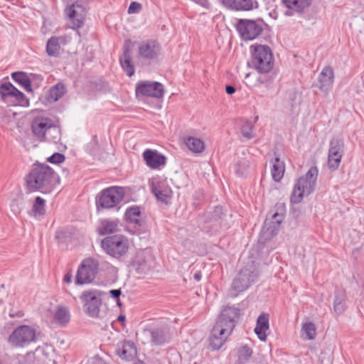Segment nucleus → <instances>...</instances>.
Instances as JSON below:
<instances>
[{
    "instance_id": "c03bdc74",
    "label": "nucleus",
    "mask_w": 364,
    "mask_h": 364,
    "mask_svg": "<svg viewBox=\"0 0 364 364\" xmlns=\"http://www.w3.org/2000/svg\"><path fill=\"white\" fill-rule=\"evenodd\" d=\"M226 217V214L224 213V210L221 206H216L211 213V219L214 221L220 220V225L223 227H228V224L224 222V218Z\"/></svg>"
},
{
    "instance_id": "20e7f679",
    "label": "nucleus",
    "mask_w": 364,
    "mask_h": 364,
    "mask_svg": "<svg viewBox=\"0 0 364 364\" xmlns=\"http://www.w3.org/2000/svg\"><path fill=\"white\" fill-rule=\"evenodd\" d=\"M251 66L261 74L269 73L274 66L271 48L266 45L256 44L250 46Z\"/></svg>"
},
{
    "instance_id": "4d7b16f0",
    "label": "nucleus",
    "mask_w": 364,
    "mask_h": 364,
    "mask_svg": "<svg viewBox=\"0 0 364 364\" xmlns=\"http://www.w3.org/2000/svg\"><path fill=\"white\" fill-rule=\"evenodd\" d=\"M125 320H126V316L122 314H120L117 318V321H119L120 322H124V321H125Z\"/></svg>"
},
{
    "instance_id": "8fccbe9b",
    "label": "nucleus",
    "mask_w": 364,
    "mask_h": 364,
    "mask_svg": "<svg viewBox=\"0 0 364 364\" xmlns=\"http://www.w3.org/2000/svg\"><path fill=\"white\" fill-rule=\"evenodd\" d=\"M109 295L113 298L117 299V303L119 306L121 305L119 301V296L122 294V291L120 289H112L109 291Z\"/></svg>"
},
{
    "instance_id": "412c9836",
    "label": "nucleus",
    "mask_w": 364,
    "mask_h": 364,
    "mask_svg": "<svg viewBox=\"0 0 364 364\" xmlns=\"http://www.w3.org/2000/svg\"><path fill=\"white\" fill-rule=\"evenodd\" d=\"M314 0H281L287 10L284 15L291 16L295 13L301 14L304 9L309 7Z\"/></svg>"
},
{
    "instance_id": "a211bd4d",
    "label": "nucleus",
    "mask_w": 364,
    "mask_h": 364,
    "mask_svg": "<svg viewBox=\"0 0 364 364\" xmlns=\"http://www.w3.org/2000/svg\"><path fill=\"white\" fill-rule=\"evenodd\" d=\"M131 44V40L127 39L124 41V46L122 48L123 53L119 57V59L122 70L129 77H132L135 72L134 66L132 60L130 48Z\"/></svg>"
},
{
    "instance_id": "dca6fc26",
    "label": "nucleus",
    "mask_w": 364,
    "mask_h": 364,
    "mask_svg": "<svg viewBox=\"0 0 364 364\" xmlns=\"http://www.w3.org/2000/svg\"><path fill=\"white\" fill-rule=\"evenodd\" d=\"M135 92L136 95L161 98L164 95V88L161 82L144 80L136 83Z\"/></svg>"
},
{
    "instance_id": "9d476101",
    "label": "nucleus",
    "mask_w": 364,
    "mask_h": 364,
    "mask_svg": "<svg viewBox=\"0 0 364 364\" xmlns=\"http://www.w3.org/2000/svg\"><path fill=\"white\" fill-rule=\"evenodd\" d=\"M35 341L36 331L27 325L17 327L7 338L8 343L14 348H23Z\"/></svg>"
},
{
    "instance_id": "c85d7f7f",
    "label": "nucleus",
    "mask_w": 364,
    "mask_h": 364,
    "mask_svg": "<svg viewBox=\"0 0 364 364\" xmlns=\"http://www.w3.org/2000/svg\"><path fill=\"white\" fill-rule=\"evenodd\" d=\"M151 188V192L156 196L158 200L166 203L167 199L171 197L172 191L171 188L165 185L164 183H153Z\"/></svg>"
},
{
    "instance_id": "49530a36",
    "label": "nucleus",
    "mask_w": 364,
    "mask_h": 364,
    "mask_svg": "<svg viewBox=\"0 0 364 364\" xmlns=\"http://www.w3.org/2000/svg\"><path fill=\"white\" fill-rule=\"evenodd\" d=\"M248 167L249 164L247 161H238L235 164L234 170L237 176H243L245 174L247 170L248 169Z\"/></svg>"
},
{
    "instance_id": "bf43d9fd",
    "label": "nucleus",
    "mask_w": 364,
    "mask_h": 364,
    "mask_svg": "<svg viewBox=\"0 0 364 364\" xmlns=\"http://www.w3.org/2000/svg\"><path fill=\"white\" fill-rule=\"evenodd\" d=\"M16 316L18 317H21L23 316V314L21 311H19L16 314Z\"/></svg>"
},
{
    "instance_id": "6e6d98bb",
    "label": "nucleus",
    "mask_w": 364,
    "mask_h": 364,
    "mask_svg": "<svg viewBox=\"0 0 364 364\" xmlns=\"http://www.w3.org/2000/svg\"><path fill=\"white\" fill-rule=\"evenodd\" d=\"M193 278L196 282H200L202 278V274L200 272H197L194 274Z\"/></svg>"
},
{
    "instance_id": "f03ea898",
    "label": "nucleus",
    "mask_w": 364,
    "mask_h": 364,
    "mask_svg": "<svg viewBox=\"0 0 364 364\" xmlns=\"http://www.w3.org/2000/svg\"><path fill=\"white\" fill-rule=\"evenodd\" d=\"M59 183L58 175L49 166L43 164H34L26 176V186L28 192L50 193Z\"/></svg>"
},
{
    "instance_id": "6e6552de",
    "label": "nucleus",
    "mask_w": 364,
    "mask_h": 364,
    "mask_svg": "<svg viewBox=\"0 0 364 364\" xmlns=\"http://www.w3.org/2000/svg\"><path fill=\"white\" fill-rule=\"evenodd\" d=\"M264 24V22L261 18L257 20L240 18L238 19L235 28L241 39L245 41H253L262 34Z\"/></svg>"
},
{
    "instance_id": "1a4fd4ad",
    "label": "nucleus",
    "mask_w": 364,
    "mask_h": 364,
    "mask_svg": "<svg viewBox=\"0 0 364 364\" xmlns=\"http://www.w3.org/2000/svg\"><path fill=\"white\" fill-rule=\"evenodd\" d=\"M124 220L127 223L126 230L130 233L139 235L146 231V223L142 219L139 206L127 208L124 213Z\"/></svg>"
},
{
    "instance_id": "5fc2aeb1",
    "label": "nucleus",
    "mask_w": 364,
    "mask_h": 364,
    "mask_svg": "<svg viewBox=\"0 0 364 364\" xmlns=\"http://www.w3.org/2000/svg\"><path fill=\"white\" fill-rule=\"evenodd\" d=\"M361 249L362 247H359L353 250V255L355 259H358V258L359 257Z\"/></svg>"
},
{
    "instance_id": "de8ad7c7",
    "label": "nucleus",
    "mask_w": 364,
    "mask_h": 364,
    "mask_svg": "<svg viewBox=\"0 0 364 364\" xmlns=\"http://www.w3.org/2000/svg\"><path fill=\"white\" fill-rule=\"evenodd\" d=\"M65 159L64 154L58 152L53 154L50 156L47 159V161L51 164H60Z\"/></svg>"
},
{
    "instance_id": "a18cd8bd",
    "label": "nucleus",
    "mask_w": 364,
    "mask_h": 364,
    "mask_svg": "<svg viewBox=\"0 0 364 364\" xmlns=\"http://www.w3.org/2000/svg\"><path fill=\"white\" fill-rule=\"evenodd\" d=\"M71 235V232H70L68 229H60L56 232L55 238L60 242H67L70 240Z\"/></svg>"
},
{
    "instance_id": "aec40b11",
    "label": "nucleus",
    "mask_w": 364,
    "mask_h": 364,
    "mask_svg": "<svg viewBox=\"0 0 364 364\" xmlns=\"http://www.w3.org/2000/svg\"><path fill=\"white\" fill-rule=\"evenodd\" d=\"M51 119L49 118H35L31 123V131L40 142L46 141V133Z\"/></svg>"
},
{
    "instance_id": "f257e3e1",
    "label": "nucleus",
    "mask_w": 364,
    "mask_h": 364,
    "mask_svg": "<svg viewBox=\"0 0 364 364\" xmlns=\"http://www.w3.org/2000/svg\"><path fill=\"white\" fill-rule=\"evenodd\" d=\"M241 316L240 308L227 306L220 312L209 336V345L219 350L231 335Z\"/></svg>"
},
{
    "instance_id": "ddd939ff",
    "label": "nucleus",
    "mask_w": 364,
    "mask_h": 364,
    "mask_svg": "<svg viewBox=\"0 0 364 364\" xmlns=\"http://www.w3.org/2000/svg\"><path fill=\"white\" fill-rule=\"evenodd\" d=\"M101 292L97 290L84 291L80 299L84 304L85 312L91 317H97L102 304Z\"/></svg>"
},
{
    "instance_id": "4be33fe9",
    "label": "nucleus",
    "mask_w": 364,
    "mask_h": 364,
    "mask_svg": "<svg viewBox=\"0 0 364 364\" xmlns=\"http://www.w3.org/2000/svg\"><path fill=\"white\" fill-rule=\"evenodd\" d=\"M116 354L126 360H133L137 354L136 347L133 341H123L117 344Z\"/></svg>"
},
{
    "instance_id": "3c124183",
    "label": "nucleus",
    "mask_w": 364,
    "mask_h": 364,
    "mask_svg": "<svg viewBox=\"0 0 364 364\" xmlns=\"http://www.w3.org/2000/svg\"><path fill=\"white\" fill-rule=\"evenodd\" d=\"M332 361H333L332 353H329L328 354L327 358H325L324 360H321L320 361V363H321V364H332Z\"/></svg>"
},
{
    "instance_id": "09e8293b",
    "label": "nucleus",
    "mask_w": 364,
    "mask_h": 364,
    "mask_svg": "<svg viewBox=\"0 0 364 364\" xmlns=\"http://www.w3.org/2000/svg\"><path fill=\"white\" fill-rule=\"evenodd\" d=\"M141 10V4L136 1H132L129 8L128 14H138Z\"/></svg>"
},
{
    "instance_id": "e433bc0d",
    "label": "nucleus",
    "mask_w": 364,
    "mask_h": 364,
    "mask_svg": "<svg viewBox=\"0 0 364 364\" xmlns=\"http://www.w3.org/2000/svg\"><path fill=\"white\" fill-rule=\"evenodd\" d=\"M66 92V88L64 84L59 82L53 86L48 91V99L54 102L58 101Z\"/></svg>"
},
{
    "instance_id": "2f4dec72",
    "label": "nucleus",
    "mask_w": 364,
    "mask_h": 364,
    "mask_svg": "<svg viewBox=\"0 0 364 364\" xmlns=\"http://www.w3.org/2000/svg\"><path fill=\"white\" fill-rule=\"evenodd\" d=\"M151 336V343L154 346H161L168 341L165 331L160 328H153L149 330Z\"/></svg>"
},
{
    "instance_id": "ea45409f",
    "label": "nucleus",
    "mask_w": 364,
    "mask_h": 364,
    "mask_svg": "<svg viewBox=\"0 0 364 364\" xmlns=\"http://www.w3.org/2000/svg\"><path fill=\"white\" fill-rule=\"evenodd\" d=\"M275 76L274 75H264L259 76L256 80V86L259 88L270 90L273 87Z\"/></svg>"
},
{
    "instance_id": "79ce46f5",
    "label": "nucleus",
    "mask_w": 364,
    "mask_h": 364,
    "mask_svg": "<svg viewBox=\"0 0 364 364\" xmlns=\"http://www.w3.org/2000/svg\"><path fill=\"white\" fill-rule=\"evenodd\" d=\"M46 200L40 196L35 198L32 210L34 215H43L46 214Z\"/></svg>"
},
{
    "instance_id": "9b49d317",
    "label": "nucleus",
    "mask_w": 364,
    "mask_h": 364,
    "mask_svg": "<svg viewBox=\"0 0 364 364\" xmlns=\"http://www.w3.org/2000/svg\"><path fill=\"white\" fill-rule=\"evenodd\" d=\"M161 50V44L156 40L146 39L138 43L136 58L150 63L158 59Z\"/></svg>"
},
{
    "instance_id": "f704fd0d",
    "label": "nucleus",
    "mask_w": 364,
    "mask_h": 364,
    "mask_svg": "<svg viewBox=\"0 0 364 364\" xmlns=\"http://www.w3.org/2000/svg\"><path fill=\"white\" fill-rule=\"evenodd\" d=\"M61 139V129L60 127L55 125L51 120L49 129L47 130L46 141L57 144Z\"/></svg>"
},
{
    "instance_id": "4c0bfd02",
    "label": "nucleus",
    "mask_w": 364,
    "mask_h": 364,
    "mask_svg": "<svg viewBox=\"0 0 364 364\" xmlns=\"http://www.w3.org/2000/svg\"><path fill=\"white\" fill-rule=\"evenodd\" d=\"M186 144L194 153H201L205 149L204 142L201 139L193 136L188 137Z\"/></svg>"
},
{
    "instance_id": "c756f323",
    "label": "nucleus",
    "mask_w": 364,
    "mask_h": 364,
    "mask_svg": "<svg viewBox=\"0 0 364 364\" xmlns=\"http://www.w3.org/2000/svg\"><path fill=\"white\" fill-rule=\"evenodd\" d=\"M270 163L272 164L271 175L272 179L275 182L279 183L283 178L285 171L284 162L279 156H276L274 159H271Z\"/></svg>"
},
{
    "instance_id": "e2e57ef3",
    "label": "nucleus",
    "mask_w": 364,
    "mask_h": 364,
    "mask_svg": "<svg viewBox=\"0 0 364 364\" xmlns=\"http://www.w3.org/2000/svg\"><path fill=\"white\" fill-rule=\"evenodd\" d=\"M36 146H37L36 144H33L32 146L36 147Z\"/></svg>"
},
{
    "instance_id": "bb28decb",
    "label": "nucleus",
    "mask_w": 364,
    "mask_h": 364,
    "mask_svg": "<svg viewBox=\"0 0 364 364\" xmlns=\"http://www.w3.org/2000/svg\"><path fill=\"white\" fill-rule=\"evenodd\" d=\"M269 328V315L267 313H262L257 319L256 326L254 329L258 338L262 341L267 340L266 331Z\"/></svg>"
},
{
    "instance_id": "7c9ffc66",
    "label": "nucleus",
    "mask_w": 364,
    "mask_h": 364,
    "mask_svg": "<svg viewBox=\"0 0 364 364\" xmlns=\"http://www.w3.org/2000/svg\"><path fill=\"white\" fill-rule=\"evenodd\" d=\"M333 306V311L337 315H340L346 311L347 308L346 295L343 291H335Z\"/></svg>"
},
{
    "instance_id": "13d9d810",
    "label": "nucleus",
    "mask_w": 364,
    "mask_h": 364,
    "mask_svg": "<svg viewBox=\"0 0 364 364\" xmlns=\"http://www.w3.org/2000/svg\"><path fill=\"white\" fill-rule=\"evenodd\" d=\"M258 119H259V117H258V116H256V117H255V120H254V122H252V123H254V124H255V123H256V122H257Z\"/></svg>"
},
{
    "instance_id": "58836bf2",
    "label": "nucleus",
    "mask_w": 364,
    "mask_h": 364,
    "mask_svg": "<svg viewBox=\"0 0 364 364\" xmlns=\"http://www.w3.org/2000/svg\"><path fill=\"white\" fill-rule=\"evenodd\" d=\"M253 353L252 349L247 345H244L237 350V360L236 364H245L252 357Z\"/></svg>"
},
{
    "instance_id": "72a5a7b5",
    "label": "nucleus",
    "mask_w": 364,
    "mask_h": 364,
    "mask_svg": "<svg viewBox=\"0 0 364 364\" xmlns=\"http://www.w3.org/2000/svg\"><path fill=\"white\" fill-rule=\"evenodd\" d=\"M12 79L21 85L26 92H32V81L28 75L24 72H14L11 74Z\"/></svg>"
},
{
    "instance_id": "39448f33",
    "label": "nucleus",
    "mask_w": 364,
    "mask_h": 364,
    "mask_svg": "<svg viewBox=\"0 0 364 364\" xmlns=\"http://www.w3.org/2000/svg\"><path fill=\"white\" fill-rule=\"evenodd\" d=\"M125 195L124 188L111 186L101 191L96 196L97 209H110L117 207Z\"/></svg>"
},
{
    "instance_id": "7ed1b4c3",
    "label": "nucleus",
    "mask_w": 364,
    "mask_h": 364,
    "mask_svg": "<svg viewBox=\"0 0 364 364\" xmlns=\"http://www.w3.org/2000/svg\"><path fill=\"white\" fill-rule=\"evenodd\" d=\"M318 173L317 167L312 166L305 175L296 180L290 196L291 204L300 203L304 196H308L314 191Z\"/></svg>"
},
{
    "instance_id": "4468645a",
    "label": "nucleus",
    "mask_w": 364,
    "mask_h": 364,
    "mask_svg": "<svg viewBox=\"0 0 364 364\" xmlns=\"http://www.w3.org/2000/svg\"><path fill=\"white\" fill-rule=\"evenodd\" d=\"M343 149L344 141L342 138L336 136L331 140L328 154V167L331 171H334L338 168Z\"/></svg>"
},
{
    "instance_id": "5701e85b",
    "label": "nucleus",
    "mask_w": 364,
    "mask_h": 364,
    "mask_svg": "<svg viewBox=\"0 0 364 364\" xmlns=\"http://www.w3.org/2000/svg\"><path fill=\"white\" fill-rule=\"evenodd\" d=\"M334 82V70L331 66H326L320 73V91L323 92L326 97L333 88Z\"/></svg>"
},
{
    "instance_id": "423d86ee",
    "label": "nucleus",
    "mask_w": 364,
    "mask_h": 364,
    "mask_svg": "<svg viewBox=\"0 0 364 364\" xmlns=\"http://www.w3.org/2000/svg\"><path fill=\"white\" fill-rule=\"evenodd\" d=\"M102 250L112 257L119 259L129 250V241L123 235L107 236L101 241Z\"/></svg>"
},
{
    "instance_id": "680f3d73",
    "label": "nucleus",
    "mask_w": 364,
    "mask_h": 364,
    "mask_svg": "<svg viewBox=\"0 0 364 364\" xmlns=\"http://www.w3.org/2000/svg\"><path fill=\"white\" fill-rule=\"evenodd\" d=\"M9 316H10L11 317L14 318L16 315H15V314H12V313H10V314H9Z\"/></svg>"
},
{
    "instance_id": "37998d69",
    "label": "nucleus",
    "mask_w": 364,
    "mask_h": 364,
    "mask_svg": "<svg viewBox=\"0 0 364 364\" xmlns=\"http://www.w3.org/2000/svg\"><path fill=\"white\" fill-rule=\"evenodd\" d=\"M275 208H277V211L272 215V223L279 225L282 222L284 217L285 205L283 203H279L276 205Z\"/></svg>"
},
{
    "instance_id": "a878e982",
    "label": "nucleus",
    "mask_w": 364,
    "mask_h": 364,
    "mask_svg": "<svg viewBox=\"0 0 364 364\" xmlns=\"http://www.w3.org/2000/svg\"><path fill=\"white\" fill-rule=\"evenodd\" d=\"M120 220L119 219H102L100 220V225L97 232L100 235H107L117 232L119 230Z\"/></svg>"
},
{
    "instance_id": "c9c22d12",
    "label": "nucleus",
    "mask_w": 364,
    "mask_h": 364,
    "mask_svg": "<svg viewBox=\"0 0 364 364\" xmlns=\"http://www.w3.org/2000/svg\"><path fill=\"white\" fill-rule=\"evenodd\" d=\"M301 337L304 340H313L316 335V328L314 323L306 322L303 323L301 329Z\"/></svg>"
},
{
    "instance_id": "864d4df0",
    "label": "nucleus",
    "mask_w": 364,
    "mask_h": 364,
    "mask_svg": "<svg viewBox=\"0 0 364 364\" xmlns=\"http://www.w3.org/2000/svg\"><path fill=\"white\" fill-rule=\"evenodd\" d=\"M73 274L71 271L68 272L63 278V281L66 283H70L72 281Z\"/></svg>"
},
{
    "instance_id": "cd10ccee",
    "label": "nucleus",
    "mask_w": 364,
    "mask_h": 364,
    "mask_svg": "<svg viewBox=\"0 0 364 364\" xmlns=\"http://www.w3.org/2000/svg\"><path fill=\"white\" fill-rule=\"evenodd\" d=\"M65 36H51L47 41L46 51L48 56L58 57L60 55V45L65 44Z\"/></svg>"
},
{
    "instance_id": "f3484780",
    "label": "nucleus",
    "mask_w": 364,
    "mask_h": 364,
    "mask_svg": "<svg viewBox=\"0 0 364 364\" xmlns=\"http://www.w3.org/2000/svg\"><path fill=\"white\" fill-rule=\"evenodd\" d=\"M153 263L152 255L148 251L141 250L136 253L132 265L138 273L146 274L152 268Z\"/></svg>"
},
{
    "instance_id": "b1692460",
    "label": "nucleus",
    "mask_w": 364,
    "mask_h": 364,
    "mask_svg": "<svg viewBox=\"0 0 364 364\" xmlns=\"http://www.w3.org/2000/svg\"><path fill=\"white\" fill-rule=\"evenodd\" d=\"M0 96L4 101L9 98L14 97L18 102H21L25 97L24 94L18 90L10 82H0Z\"/></svg>"
},
{
    "instance_id": "473e14b6",
    "label": "nucleus",
    "mask_w": 364,
    "mask_h": 364,
    "mask_svg": "<svg viewBox=\"0 0 364 364\" xmlns=\"http://www.w3.org/2000/svg\"><path fill=\"white\" fill-rule=\"evenodd\" d=\"M55 322L62 326H65L70 319V314L68 307L58 306L54 314Z\"/></svg>"
},
{
    "instance_id": "f8f14e48",
    "label": "nucleus",
    "mask_w": 364,
    "mask_h": 364,
    "mask_svg": "<svg viewBox=\"0 0 364 364\" xmlns=\"http://www.w3.org/2000/svg\"><path fill=\"white\" fill-rule=\"evenodd\" d=\"M99 269V262L93 258L84 259L77 271L76 284H90L95 279Z\"/></svg>"
},
{
    "instance_id": "052dcab7",
    "label": "nucleus",
    "mask_w": 364,
    "mask_h": 364,
    "mask_svg": "<svg viewBox=\"0 0 364 364\" xmlns=\"http://www.w3.org/2000/svg\"><path fill=\"white\" fill-rule=\"evenodd\" d=\"M93 141L95 142V144H97V137H96V136H95L93 137Z\"/></svg>"
},
{
    "instance_id": "0eeeda50",
    "label": "nucleus",
    "mask_w": 364,
    "mask_h": 364,
    "mask_svg": "<svg viewBox=\"0 0 364 364\" xmlns=\"http://www.w3.org/2000/svg\"><path fill=\"white\" fill-rule=\"evenodd\" d=\"M258 277L257 272L252 266L245 267L240 270L231 284V294L236 296L238 294L246 291L255 282Z\"/></svg>"
},
{
    "instance_id": "603ef678",
    "label": "nucleus",
    "mask_w": 364,
    "mask_h": 364,
    "mask_svg": "<svg viewBox=\"0 0 364 364\" xmlns=\"http://www.w3.org/2000/svg\"><path fill=\"white\" fill-rule=\"evenodd\" d=\"M235 87L231 85L225 86V92L228 95H232L235 92Z\"/></svg>"
},
{
    "instance_id": "393cba45",
    "label": "nucleus",
    "mask_w": 364,
    "mask_h": 364,
    "mask_svg": "<svg viewBox=\"0 0 364 364\" xmlns=\"http://www.w3.org/2000/svg\"><path fill=\"white\" fill-rule=\"evenodd\" d=\"M146 165L151 168H158L166 164V157L156 150L146 149L143 153Z\"/></svg>"
},
{
    "instance_id": "2eb2a0df",
    "label": "nucleus",
    "mask_w": 364,
    "mask_h": 364,
    "mask_svg": "<svg viewBox=\"0 0 364 364\" xmlns=\"http://www.w3.org/2000/svg\"><path fill=\"white\" fill-rule=\"evenodd\" d=\"M65 13L69 21L70 28L77 30L84 25L86 10L80 2L75 1L68 6Z\"/></svg>"
},
{
    "instance_id": "6ab92c4d",
    "label": "nucleus",
    "mask_w": 364,
    "mask_h": 364,
    "mask_svg": "<svg viewBox=\"0 0 364 364\" xmlns=\"http://www.w3.org/2000/svg\"><path fill=\"white\" fill-rule=\"evenodd\" d=\"M223 6L230 11H248L257 7L256 0H221Z\"/></svg>"
},
{
    "instance_id": "a19ab883",
    "label": "nucleus",
    "mask_w": 364,
    "mask_h": 364,
    "mask_svg": "<svg viewBox=\"0 0 364 364\" xmlns=\"http://www.w3.org/2000/svg\"><path fill=\"white\" fill-rule=\"evenodd\" d=\"M254 123L252 122L247 120L241 126L240 132L242 136L245 140H250L255 136V133L253 131Z\"/></svg>"
}]
</instances>
